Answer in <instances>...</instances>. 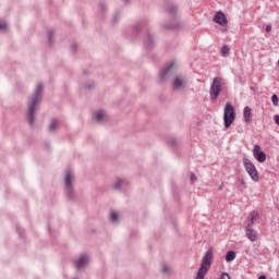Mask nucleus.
Here are the masks:
<instances>
[{
	"label": "nucleus",
	"mask_w": 279,
	"mask_h": 279,
	"mask_svg": "<svg viewBox=\"0 0 279 279\" xmlns=\"http://www.w3.org/2000/svg\"><path fill=\"white\" fill-rule=\"evenodd\" d=\"M43 99V84L38 83L32 97L28 99V108L26 111V121L31 128L34 126V112H36V106L40 104Z\"/></svg>",
	"instance_id": "obj_1"
},
{
	"label": "nucleus",
	"mask_w": 279,
	"mask_h": 279,
	"mask_svg": "<svg viewBox=\"0 0 279 279\" xmlns=\"http://www.w3.org/2000/svg\"><path fill=\"white\" fill-rule=\"evenodd\" d=\"M213 247H209L203 256L201 267L197 270L195 279H204L213 265Z\"/></svg>",
	"instance_id": "obj_2"
},
{
	"label": "nucleus",
	"mask_w": 279,
	"mask_h": 279,
	"mask_svg": "<svg viewBox=\"0 0 279 279\" xmlns=\"http://www.w3.org/2000/svg\"><path fill=\"white\" fill-rule=\"evenodd\" d=\"M166 12L170 16H173V19L170 24L163 25V29H172L173 32L181 29L182 24L180 21H178V19H175V14H178V7L172 3H168L166 7Z\"/></svg>",
	"instance_id": "obj_3"
},
{
	"label": "nucleus",
	"mask_w": 279,
	"mask_h": 279,
	"mask_svg": "<svg viewBox=\"0 0 279 279\" xmlns=\"http://www.w3.org/2000/svg\"><path fill=\"white\" fill-rule=\"evenodd\" d=\"M223 86V78L215 77L209 87V99L210 101H217L219 99V95H221Z\"/></svg>",
	"instance_id": "obj_4"
},
{
	"label": "nucleus",
	"mask_w": 279,
	"mask_h": 279,
	"mask_svg": "<svg viewBox=\"0 0 279 279\" xmlns=\"http://www.w3.org/2000/svg\"><path fill=\"white\" fill-rule=\"evenodd\" d=\"M234 121H236V111L234 110V106H232L230 102H227L223 112V123L226 130H228L232 123H234Z\"/></svg>",
	"instance_id": "obj_5"
},
{
	"label": "nucleus",
	"mask_w": 279,
	"mask_h": 279,
	"mask_svg": "<svg viewBox=\"0 0 279 279\" xmlns=\"http://www.w3.org/2000/svg\"><path fill=\"white\" fill-rule=\"evenodd\" d=\"M242 162L251 180H253V182H258V180H260V177L258 175V170L256 169V166L254 165V162H252V160H250V158L245 156L243 157Z\"/></svg>",
	"instance_id": "obj_6"
},
{
	"label": "nucleus",
	"mask_w": 279,
	"mask_h": 279,
	"mask_svg": "<svg viewBox=\"0 0 279 279\" xmlns=\"http://www.w3.org/2000/svg\"><path fill=\"white\" fill-rule=\"evenodd\" d=\"M64 184H65V195L68 199L74 198V192H73V174L71 173V170H66L65 178H64Z\"/></svg>",
	"instance_id": "obj_7"
},
{
	"label": "nucleus",
	"mask_w": 279,
	"mask_h": 279,
	"mask_svg": "<svg viewBox=\"0 0 279 279\" xmlns=\"http://www.w3.org/2000/svg\"><path fill=\"white\" fill-rule=\"evenodd\" d=\"M173 73H175V63L170 62L160 72V82H165V80H167V77H169L170 75H173Z\"/></svg>",
	"instance_id": "obj_8"
},
{
	"label": "nucleus",
	"mask_w": 279,
	"mask_h": 279,
	"mask_svg": "<svg viewBox=\"0 0 279 279\" xmlns=\"http://www.w3.org/2000/svg\"><path fill=\"white\" fill-rule=\"evenodd\" d=\"M171 84L173 90H184V88H186V77L174 76Z\"/></svg>",
	"instance_id": "obj_9"
},
{
	"label": "nucleus",
	"mask_w": 279,
	"mask_h": 279,
	"mask_svg": "<svg viewBox=\"0 0 279 279\" xmlns=\"http://www.w3.org/2000/svg\"><path fill=\"white\" fill-rule=\"evenodd\" d=\"M253 156L255 160H257V162H260V163L267 160V154H265V151H263V149L258 145H254Z\"/></svg>",
	"instance_id": "obj_10"
},
{
	"label": "nucleus",
	"mask_w": 279,
	"mask_h": 279,
	"mask_svg": "<svg viewBox=\"0 0 279 279\" xmlns=\"http://www.w3.org/2000/svg\"><path fill=\"white\" fill-rule=\"evenodd\" d=\"M214 23L221 25V27H226V25H228V17H226V13L218 11L214 15Z\"/></svg>",
	"instance_id": "obj_11"
},
{
	"label": "nucleus",
	"mask_w": 279,
	"mask_h": 279,
	"mask_svg": "<svg viewBox=\"0 0 279 279\" xmlns=\"http://www.w3.org/2000/svg\"><path fill=\"white\" fill-rule=\"evenodd\" d=\"M258 210H253L247 217V223L245 228H254V225L256 223V219H258Z\"/></svg>",
	"instance_id": "obj_12"
},
{
	"label": "nucleus",
	"mask_w": 279,
	"mask_h": 279,
	"mask_svg": "<svg viewBox=\"0 0 279 279\" xmlns=\"http://www.w3.org/2000/svg\"><path fill=\"white\" fill-rule=\"evenodd\" d=\"M245 234L248 241L254 243L255 241H258V233L252 229V227H245Z\"/></svg>",
	"instance_id": "obj_13"
},
{
	"label": "nucleus",
	"mask_w": 279,
	"mask_h": 279,
	"mask_svg": "<svg viewBox=\"0 0 279 279\" xmlns=\"http://www.w3.org/2000/svg\"><path fill=\"white\" fill-rule=\"evenodd\" d=\"M86 265H88V257L86 255H82L75 260V267L77 270L83 269Z\"/></svg>",
	"instance_id": "obj_14"
},
{
	"label": "nucleus",
	"mask_w": 279,
	"mask_h": 279,
	"mask_svg": "<svg viewBox=\"0 0 279 279\" xmlns=\"http://www.w3.org/2000/svg\"><path fill=\"white\" fill-rule=\"evenodd\" d=\"M243 117L246 124L252 123V108L244 107L243 109Z\"/></svg>",
	"instance_id": "obj_15"
},
{
	"label": "nucleus",
	"mask_w": 279,
	"mask_h": 279,
	"mask_svg": "<svg viewBox=\"0 0 279 279\" xmlns=\"http://www.w3.org/2000/svg\"><path fill=\"white\" fill-rule=\"evenodd\" d=\"M94 121H105L106 120V111L104 110H99V111H95L94 116H93Z\"/></svg>",
	"instance_id": "obj_16"
},
{
	"label": "nucleus",
	"mask_w": 279,
	"mask_h": 279,
	"mask_svg": "<svg viewBox=\"0 0 279 279\" xmlns=\"http://www.w3.org/2000/svg\"><path fill=\"white\" fill-rule=\"evenodd\" d=\"M145 47L147 49H151V47H154V36L150 33L146 36Z\"/></svg>",
	"instance_id": "obj_17"
},
{
	"label": "nucleus",
	"mask_w": 279,
	"mask_h": 279,
	"mask_svg": "<svg viewBox=\"0 0 279 279\" xmlns=\"http://www.w3.org/2000/svg\"><path fill=\"white\" fill-rule=\"evenodd\" d=\"M234 258H236V252L234 251H229L226 255V262L227 263H232V260H234Z\"/></svg>",
	"instance_id": "obj_18"
},
{
	"label": "nucleus",
	"mask_w": 279,
	"mask_h": 279,
	"mask_svg": "<svg viewBox=\"0 0 279 279\" xmlns=\"http://www.w3.org/2000/svg\"><path fill=\"white\" fill-rule=\"evenodd\" d=\"M57 129H58V120L52 119L48 126V130L49 132H56Z\"/></svg>",
	"instance_id": "obj_19"
},
{
	"label": "nucleus",
	"mask_w": 279,
	"mask_h": 279,
	"mask_svg": "<svg viewBox=\"0 0 279 279\" xmlns=\"http://www.w3.org/2000/svg\"><path fill=\"white\" fill-rule=\"evenodd\" d=\"M145 25V22H138L133 26V32L135 34H138V32H141V29L143 28V26Z\"/></svg>",
	"instance_id": "obj_20"
},
{
	"label": "nucleus",
	"mask_w": 279,
	"mask_h": 279,
	"mask_svg": "<svg viewBox=\"0 0 279 279\" xmlns=\"http://www.w3.org/2000/svg\"><path fill=\"white\" fill-rule=\"evenodd\" d=\"M221 56H222V58H228V56H230V47L222 46V48H221Z\"/></svg>",
	"instance_id": "obj_21"
},
{
	"label": "nucleus",
	"mask_w": 279,
	"mask_h": 279,
	"mask_svg": "<svg viewBox=\"0 0 279 279\" xmlns=\"http://www.w3.org/2000/svg\"><path fill=\"white\" fill-rule=\"evenodd\" d=\"M125 181L124 180H121V179H118L114 183H113V189L114 191H119V189H121V186H123V183Z\"/></svg>",
	"instance_id": "obj_22"
},
{
	"label": "nucleus",
	"mask_w": 279,
	"mask_h": 279,
	"mask_svg": "<svg viewBox=\"0 0 279 279\" xmlns=\"http://www.w3.org/2000/svg\"><path fill=\"white\" fill-rule=\"evenodd\" d=\"M53 36H54L53 29L48 31V43H49V45H53Z\"/></svg>",
	"instance_id": "obj_23"
},
{
	"label": "nucleus",
	"mask_w": 279,
	"mask_h": 279,
	"mask_svg": "<svg viewBox=\"0 0 279 279\" xmlns=\"http://www.w3.org/2000/svg\"><path fill=\"white\" fill-rule=\"evenodd\" d=\"M109 219H110V221H112L114 223V221H117V219H119V216L117 215V211L111 210Z\"/></svg>",
	"instance_id": "obj_24"
},
{
	"label": "nucleus",
	"mask_w": 279,
	"mask_h": 279,
	"mask_svg": "<svg viewBox=\"0 0 279 279\" xmlns=\"http://www.w3.org/2000/svg\"><path fill=\"white\" fill-rule=\"evenodd\" d=\"M271 102L274 106L278 107L279 106V98H278V95L274 94L271 96Z\"/></svg>",
	"instance_id": "obj_25"
},
{
	"label": "nucleus",
	"mask_w": 279,
	"mask_h": 279,
	"mask_svg": "<svg viewBox=\"0 0 279 279\" xmlns=\"http://www.w3.org/2000/svg\"><path fill=\"white\" fill-rule=\"evenodd\" d=\"M168 143L171 145V147H175V145H178V140L175 137H170Z\"/></svg>",
	"instance_id": "obj_26"
},
{
	"label": "nucleus",
	"mask_w": 279,
	"mask_h": 279,
	"mask_svg": "<svg viewBox=\"0 0 279 279\" xmlns=\"http://www.w3.org/2000/svg\"><path fill=\"white\" fill-rule=\"evenodd\" d=\"M85 88H87L88 90H92V88H95V83L90 82V83L86 84Z\"/></svg>",
	"instance_id": "obj_27"
},
{
	"label": "nucleus",
	"mask_w": 279,
	"mask_h": 279,
	"mask_svg": "<svg viewBox=\"0 0 279 279\" xmlns=\"http://www.w3.org/2000/svg\"><path fill=\"white\" fill-rule=\"evenodd\" d=\"M161 271L162 274H168L169 272V267L167 265L161 266Z\"/></svg>",
	"instance_id": "obj_28"
},
{
	"label": "nucleus",
	"mask_w": 279,
	"mask_h": 279,
	"mask_svg": "<svg viewBox=\"0 0 279 279\" xmlns=\"http://www.w3.org/2000/svg\"><path fill=\"white\" fill-rule=\"evenodd\" d=\"M220 279H230V275L228 272H223L221 276H220Z\"/></svg>",
	"instance_id": "obj_29"
},
{
	"label": "nucleus",
	"mask_w": 279,
	"mask_h": 279,
	"mask_svg": "<svg viewBox=\"0 0 279 279\" xmlns=\"http://www.w3.org/2000/svg\"><path fill=\"white\" fill-rule=\"evenodd\" d=\"M117 21H119V13H117V14L113 15V17H112V23H117Z\"/></svg>",
	"instance_id": "obj_30"
},
{
	"label": "nucleus",
	"mask_w": 279,
	"mask_h": 279,
	"mask_svg": "<svg viewBox=\"0 0 279 279\" xmlns=\"http://www.w3.org/2000/svg\"><path fill=\"white\" fill-rule=\"evenodd\" d=\"M99 10H101L104 12V10H106V3L101 2L99 4Z\"/></svg>",
	"instance_id": "obj_31"
},
{
	"label": "nucleus",
	"mask_w": 279,
	"mask_h": 279,
	"mask_svg": "<svg viewBox=\"0 0 279 279\" xmlns=\"http://www.w3.org/2000/svg\"><path fill=\"white\" fill-rule=\"evenodd\" d=\"M5 27H8V24H5V22H0V29H5Z\"/></svg>",
	"instance_id": "obj_32"
},
{
	"label": "nucleus",
	"mask_w": 279,
	"mask_h": 279,
	"mask_svg": "<svg viewBox=\"0 0 279 279\" xmlns=\"http://www.w3.org/2000/svg\"><path fill=\"white\" fill-rule=\"evenodd\" d=\"M190 180H191L192 182H195V180H196L195 173H191Z\"/></svg>",
	"instance_id": "obj_33"
},
{
	"label": "nucleus",
	"mask_w": 279,
	"mask_h": 279,
	"mask_svg": "<svg viewBox=\"0 0 279 279\" xmlns=\"http://www.w3.org/2000/svg\"><path fill=\"white\" fill-rule=\"evenodd\" d=\"M274 121H275V123H276L277 125H279V116H275V117H274Z\"/></svg>",
	"instance_id": "obj_34"
},
{
	"label": "nucleus",
	"mask_w": 279,
	"mask_h": 279,
	"mask_svg": "<svg viewBox=\"0 0 279 279\" xmlns=\"http://www.w3.org/2000/svg\"><path fill=\"white\" fill-rule=\"evenodd\" d=\"M266 32H267V34H269V32H271V24H268V25L266 26Z\"/></svg>",
	"instance_id": "obj_35"
},
{
	"label": "nucleus",
	"mask_w": 279,
	"mask_h": 279,
	"mask_svg": "<svg viewBox=\"0 0 279 279\" xmlns=\"http://www.w3.org/2000/svg\"><path fill=\"white\" fill-rule=\"evenodd\" d=\"M75 49H77V45L73 44V45L71 46V50H72V51H75Z\"/></svg>",
	"instance_id": "obj_36"
},
{
	"label": "nucleus",
	"mask_w": 279,
	"mask_h": 279,
	"mask_svg": "<svg viewBox=\"0 0 279 279\" xmlns=\"http://www.w3.org/2000/svg\"><path fill=\"white\" fill-rule=\"evenodd\" d=\"M218 191H223V183L218 186Z\"/></svg>",
	"instance_id": "obj_37"
},
{
	"label": "nucleus",
	"mask_w": 279,
	"mask_h": 279,
	"mask_svg": "<svg viewBox=\"0 0 279 279\" xmlns=\"http://www.w3.org/2000/svg\"><path fill=\"white\" fill-rule=\"evenodd\" d=\"M258 279H267V276L262 275V276H259V278H258Z\"/></svg>",
	"instance_id": "obj_38"
},
{
	"label": "nucleus",
	"mask_w": 279,
	"mask_h": 279,
	"mask_svg": "<svg viewBox=\"0 0 279 279\" xmlns=\"http://www.w3.org/2000/svg\"><path fill=\"white\" fill-rule=\"evenodd\" d=\"M241 182H242V184L245 186V180L242 179Z\"/></svg>",
	"instance_id": "obj_39"
},
{
	"label": "nucleus",
	"mask_w": 279,
	"mask_h": 279,
	"mask_svg": "<svg viewBox=\"0 0 279 279\" xmlns=\"http://www.w3.org/2000/svg\"><path fill=\"white\" fill-rule=\"evenodd\" d=\"M123 1H124V3H128L129 0H123Z\"/></svg>",
	"instance_id": "obj_40"
}]
</instances>
